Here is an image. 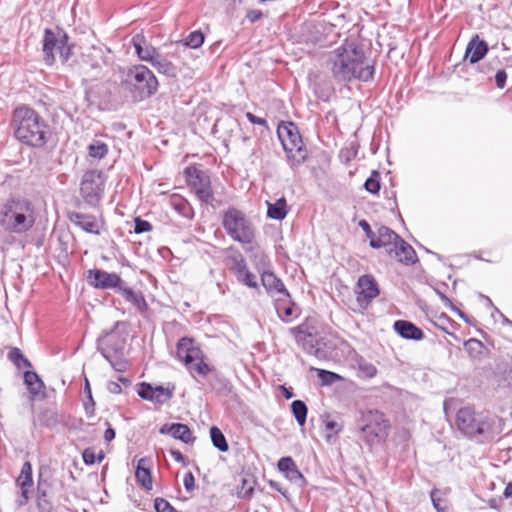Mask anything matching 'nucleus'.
Segmentation results:
<instances>
[{
	"instance_id": "obj_1",
	"label": "nucleus",
	"mask_w": 512,
	"mask_h": 512,
	"mask_svg": "<svg viewBox=\"0 0 512 512\" xmlns=\"http://www.w3.org/2000/svg\"><path fill=\"white\" fill-rule=\"evenodd\" d=\"M327 67L333 79L338 83L354 80L372 81L375 66L369 63L365 52L354 44L342 45L329 53Z\"/></svg>"
},
{
	"instance_id": "obj_2",
	"label": "nucleus",
	"mask_w": 512,
	"mask_h": 512,
	"mask_svg": "<svg viewBox=\"0 0 512 512\" xmlns=\"http://www.w3.org/2000/svg\"><path fill=\"white\" fill-rule=\"evenodd\" d=\"M14 137L24 145L42 148L52 135V128L36 110L21 105L14 109L11 120Z\"/></svg>"
},
{
	"instance_id": "obj_3",
	"label": "nucleus",
	"mask_w": 512,
	"mask_h": 512,
	"mask_svg": "<svg viewBox=\"0 0 512 512\" xmlns=\"http://www.w3.org/2000/svg\"><path fill=\"white\" fill-rule=\"evenodd\" d=\"M457 429L465 437L490 441L497 434V418L487 411H476L470 406L460 408L455 417Z\"/></svg>"
},
{
	"instance_id": "obj_4",
	"label": "nucleus",
	"mask_w": 512,
	"mask_h": 512,
	"mask_svg": "<svg viewBox=\"0 0 512 512\" xmlns=\"http://www.w3.org/2000/svg\"><path fill=\"white\" fill-rule=\"evenodd\" d=\"M36 221L32 202L21 197H12L0 204V226L4 231L24 234L32 229Z\"/></svg>"
},
{
	"instance_id": "obj_5",
	"label": "nucleus",
	"mask_w": 512,
	"mask_h": 512,
	"mask_svg": "<svg viewBox=\"0 0 512 512\" xmlns=\"http://www.w3.org/2000/svg\"><path fill=\"white\" fill-rule=\"evenodd\" d=\"M123 322L116 321L110 331H104L97 338V351L109 362L116 372H125L129 362L125 358L126 337L117 331Z\"/></svg>"
},
{
	"instance_id": "obj_6",
	"label": "nucleus",
	"mask_w": 512,
	"mask_h": 512,
	"mask_svg": "<svg viewBox=\"0 0 512 512\" xmlns=\"http://www.w3.org/2000/svg\"><path fill=\"white\" fill-rule=\"evenodd\" d=\"M390 422L385 414L377 409L361 411L357 428L361 439L370 447L384 441L390 430Z\"/></svg>"
},
{
	"instance_id": "obj_7",
	"label": "nucleus",
	"mask_w": 512,
	"mask_h": 512,
	"mask_svg": "<svg viewBox=\"0 0 512 512\" xmlns=\"http://www.w3.org/2000/svg\"><path fill=\"white\" fill-rule=\"evenodd\" d=\"M222 226L227 235L242 244L246 251H251L255 240V229L246 215L235 207H229L222 216Z\"/></svg>"
},
{
	"instance_id": "obj_8",
	"label": "nucleus",
	"mask_w": 512,
	"mask_h": 512,
	"mask_svg": "<svg viewBox=\"0 0 512 512\" xmlns=\"http://www.w3.org/2000/svg\"><path fill=\"white\" fill-rule=\"evenodd\" d=\"M124 83L133 97L140 100L153 96L159 87L154 73L142 64L133 65L127 69Z\"/></svg>"
},
{
	"instance_id": "obj_9",
	"label": "nucleus",
	"mask_w": 512,
	"mask_h": 512,
	"mask_svg": "<svg viewBox=\"0 0 512 512\" xmlns=\"http://www.w3.org/2000/svg\"><path fill=\"white\" fill-rule=\"evenodd\" d=\"M277 136L286 152L292 169L302 165L308 158V151L303 143L297 126L288 122L277 128Z\"/></svg>"
},
{
	"instance_id": "obj_10",
	"label": "nucleus",
	"mask_w": 512,
	"mask_h": 512,
	"mask_svg": "<svg viewBox=\"0 0 512 512\" xmlns=\"http://www.w3.org/2000/svg\"><path fill=\"white\" fill-rule=\"evenodd\" d=\"M186 183L191 192L197 197L201 204L215 208L221 204L214 197L211 177L208 171L202 170L194 165L184 169Z\"/></svg>"
},
{
	"instance_id": "obj_11",
	"label": "nucleus",
	"mask_w": 512,
	"mask_h": 512,
	"mask_svg": "<svg viewBox=\"0 0 512 512\" xmlns=\"http://www.w3.org/2000/svg\"><path fill=\"white\" fill-rule=\"evenodd\" d=\"M177 356L191 373L206 377L213 371V367L203 360L202 351L194 345L191 338L183 337L178 341Z\"/></svg>"
},
{
	"instance_id": "obj_12",
	"label": "nucleus",
	"mask_w": 512,
	"mask_h": 512,
	"mask_svg": "<svg viewBox=\"0 0 512 512\" xmlns=\"http://www.w3.org/2000/svg\"><path fill=\"white\" fill-rule=\"evenodd\" d=\"M174 391L175 385L172 383H167L164 386L162 384L153 385L143 381L137 385V394L141 399L160 406L173 398Z\"/></svg>"
},
{
	"instance_id": "obj_13",
	"label": "nucleus",
	"mask_w": 512,
	"mask_h": 512,
	"mask_svg": "<svg viewBox=\"0 0 512 512\" xmlns=\"http://www.w3.org/2000/svg\"><path fill=\"white\" fill-rule=\"evenodd\" d=\"M103 186L102 173L96 170H89L82 177L80 194L87 204L95 206L101 199Z\"/></svg>"
},
{
	"instance_id": "obj_14",
	"label": "nucleus",
	"mask_w": 512,
	"mask_h": 512,
	"mask_svg": "<svg viewBox=\"0 0 512 512\" xmlns=\"http://www.w3.org/2000/svg\"><path fill=\"white\" fill-rule=\"evenodd\" d=\"M67 40V32L64 28H45L42 38L43 61L47 66H52L55 61V49L59 50L62 41Z\"/></svg>"
},
{
	"instance_id": "obj_15",
	"label": "nucleus",
	"mask_w": 512,
	"mask_h": 512,
	"mask_svg": "<svg viewBox=\"0 0 512 512\" xmlns=\"http://www.w3.org/2000/svg\"><path fill=\"white\" fill-rule=\"evenodd\" d=\"M229 250L233 251V253L227 257V260L231 262L230 270L235 275L237 281L248 288L258 290L257 277L249 270L243 255L239 251L233 250L232 247Z\"/></svg>"
},
{
	"instance_id": "obj_16",
	"label": "nucleus",
	"mask_w": 512,
	"mask_h": 512,
	"mask_svg": "<svg viewBox=\"0 0 512 512\" xmlns=\"http://www.w3.org/2000/svg\"><path fill=\"white\" fill-rule=\"evenodd\" d=\"M356 301L362 309H367L373 299L379 296V285L371 274H364L358 278L356 284Z\"/></svg>"
},
{
	"instance_id": "obj_17",
	"label": "nucleus",
	"mask_w": 512,
	"mask_h": 512,
	"mask_svg": "<svg viewBox=\"0 0 512 512\" xmlns=\"http://www.w3.org/2000/svg\"><path fill=\"white\" fill-rule=\"evenodd\" d=\"M87 282L96 289H117L123 283L122 278L115 272H107L102 269H90L87 272Z\"/></svg>"
},
{
	"instance_id": "obj_18",
	"label": "nucleus",
	"mask_w": 512,
	"mask_h": 512,
	"mask_svg": "<svg viewBox=\"0 0 512 512\" xmlns=\"http://www.w3.org/2000/svg\"><path fill=\"white\" fill-rule=\"evenodd\" d=\"M277 468L292 484L300 488L305 486L306 479L291 456L281 457L277 462Z\"/></svg>"
},
{
	"instance_id": "obj_19",
	"label": "nucleus",
	"mask_w": 512,
	"mask_h": 512,
	"mask_svg": "<svg viewBox=\"0 0 512 512\" xmlns=\"http://www.w3.org/2000/svg\"><path fill=\"white\" fill-rule=\"evenodd\" d=\"M159 433L162 435H170L172 438L188 445L193 444L196 439L189 426L183 423H165L160 427Z\"/></svg>"
},
{
	"instance_id": "obj_20",
	"label": "nucleus",
	"mask_w": 512,
	"mask_h": 512,
	"mask_svg": "<svg viewBox=\"0 0 512 512\" xmlns=\"http://www.w3.org/2000/svg\"><path fill=\"white\" fill-rule=\"evenodd\" d=\"M388 253L391 256L393 255L400 263L407 266L414 265L418 262L415 250L402 237L395 242L393 247L389 248Z\"/></svg>"
},
{
	"instance_id": "obj_21",
	"label": "nucleus",
	"mask_w": 512,
	"mask_h": 512,
	"mask_svg": "<svg viewBox=\"0 0 512 512\" xmlns=\"http://www.w3.org/2000/svg\"><path fill=\"white\" fill-rule=\"evenodd\" d=\"M393 330L405 340L421 341L425 338L423 330L409 320H396L393 323Z\"/></svg>"
},
{
	"instance_id": "obj_22",
	"label": "nucleus",
	"mask_w": 512,
	"mask_h": 512,
	"mask_svg": "<svg viewBox=\"0 0 512 512\" xmlns=\"http://www.w3.org/2000/svg\"><path fill=\"white\" fill-rule=\"evenodd\" d=\"M131 43L138 58L142 61H146L151 64L160 54L157 48L151 45L142 34L134 35Z\"/></svg>"
},
{
	"instance_id": "obj_23",
	"label": "nucleus",
	"mask_w": 512,
	"mask_h": 512,
	"mask_svg": "<svg viewBox=\"0 0 512 512\" xmlns=\"http://www.w3.org/2000/svg\"><path fill=\"white\" fill-rule=\"evenodd\" d=\"M488 43L480 39L478 35H474L467 44L464 58L471 64L480 62L488 53Z\"/></svg>"
},
{
	"instance_id": "obj_24",
	"label": "nucleus",
	"mask_w": 512,
	"mask_h": 512,
	"mask_svg": "<svg viewBox=\"0 0 512 512\" xmlns=\"http://www.w3.org/2000/svg\"><path fill=\"white\" fill-rule=\"evenodd\" d=\"M261 284L270 296L289 297V291L286 289L283 281L272 271L261 273Z\"/></svg>"
},
{
	"instance_id": "obj_25",
	"label": "nucleus",
	"mask_w": 512,
	"mask_h": 512,
	"mask_svg": "<svg viewBox=\"0 0 512 512\" xmlns=\"http://www.w3.org/2000/svg\"><path fill=\"white\" fill-rule=\"evenodd\" d=\"M152 461L149 457H142L138 460L135 469V478L137 482L147 491L152 490Z\"/></svg>"
},
{
	"instance_id": "obj_26",
	"label": "nucleus",
	"mask_w": 512,
	"mask_h": 512,
	"mask_svg": "<svg viewBox=\"0 0 512 512\" xmlns=\"http://www.w3.org/2000/svg\"><path fill=\"white\" fill-rule=\"evenodd\" d=\"M275 309L281 321L286 323L290 322L292 317H296L299 314V308L292 300L290 293L288 298L280 296L276 299Z\"/></svg>"
},
{
	"instance_id": "obj_27",
	"label": "nucleus",
	"mask_w": 512,
	"mask_h": 512,
	"mask_svg": "<svg viewBox=\"0 0 512 512\" xmlns=\"http://www.w3.org/2000/svg\"><path fill=\"white\" fill-rule=\"evenodd\" d=\"M400 235H398L391 228L381 225L377 229L375 241H371L369 243L370 247L373 249H380L382 247H387L394 245L395 242L400 239Z\"/></svg>"
},
{
	"instance_id": "obj_28",
	"label": "nucleus",
	"mask_w": 512,
	"mask_h": 512,
	"mask_svg": "<svg viewBox=\"0 0 512 512\" xmlns=\"http://www.w3.org/2000/svg\"><path fill=\"white\" fill-rule=\"evenodd\" d=\"M69 218L75 225L80 227L83 231L90 234L100 235V230L94 216L83 214L80 212H73L70 214Z\"/></svg>"
},
{
	"instance_id": "obj_29",
	"label": "nucleus",
	"mask_w": 512,
	"mask_h": 512,
	"mask_svg": "<svg viewBox=\"0 0 512 512\" xmlns=\"http://www.w3.org/2000/svg\"><path fill=\"white\" fill-rule=\"evenodd\" d=\"M311 86L315 96L323 102L330 101L331 97L335 94V88L330 79L317 78L312 82Z\"/></svg>"
},
{
	"instance_id": "obj_30",
	"label": "nucleus",
	"mask_w": 512,
	"mask_h": 512,
	"mask_svg": "<svg viewBox=\"0 0 512 512\" xmlns=\"http://www.w3.org/2000/svg\"><path fill=\"white\" fill-rule=\"evenodd\" d=\"M118 293L124 297V299L135 306V308L143 313L147 311L148 304L141 291H135L130 287H119Z\"/></svg>"
},
{
	"instance_id": "obj_31",
	"label": "nucleus",
	"mask_w": 512,
	"mask_h": 512,
	"mask_svg": "<svg viewBox=\"0 0 512 512\" xmlns=\"http://www.w3.org/2000/svg\"><path fill=\"white\" fill-rule=\"evenodd\" d=\"M23 380L32 399L38 396L40 392L45 389L43 380L33 370L25 371L23 373Z\"/></svg>"
},
{
	"instance_id": "obj_32",
	"label": "nucleus",
	"mask_w": 512,
	"mask_h": 512,
	"mask_svg": "<svg viewBox=\"0 0 512 512\" xmlns=\"http://www.w3.org/2000/svg\"><path fill=\"white\" fill-rule=\"evenodd\" d=\"M211 377L209 379V385L218 395H228L232 390L230 381L220 372H217L213 367V371L210 372Z\"/></svg>"
},
{
	"instance_id": "obj_33",
	"label": "nucleus",
	"mask_w": 512,
	"mask_h": 512,
	"mask_svg": "<svg viewBox=\"0 0 512 512\" xmlns=\"http://www.w3.org/2000/svg\"><path fill=\"white\" fill-rule=\"evenodd\" d=\"M285 197H280L274 203L267 202V217L273 220H283L288 214Z\"/></svg>"
},
{
	"instance_id": "obj_34",
	"label": "nucleus",
	"mask_w": 512,
	"mask_h": 512,
	"mask_svg": "<svg viewBox=\"0 0 512 512\" xmlns=\"http://www.w3.org/2000/svg\"><path fill=\"white\" fill-rule=\"evenodd\" d=\"M151 65L158 71V73L169 78H176L179 72L178 68L161 54L155 58Z\"/></svg>"
},
{
	"instance_id": "obj_35",
	"label": "nucleus",
	"mask_w": 512,
	"mask_h": 512,
	"mask_svg": "<svg viewBox=\"0 0 512 512\" xmlns=\"http://www.w3.org/2000/svg\"><path fill=\"white\" fill-rule=\"evenodd\" d=\"M57 415L51 409L40 411L33 420L35 427L53 428L57 424Z\"/></svg>"
},
{
	"instance_id": "obj_36",
	"label": "nucleus",
	"mask_w": 512,
	"mask_h": 512,
	"mask_svg": "<svg viewBox=\"0 0 512 512\" xmlns=\"http://www.w3.org/2000/svg\"><path fill=\"white\" fill-rule=\"evenodd\" d=\"M171 205L173 209L181 216L192 219L194 211L191 204L184 198L178 195H173L171 198Z\"/></svg>"
},
{
	"instance_id": "obj_37",
	"label": "nucleus",
	"mask_w": 512,
	"mask_h": 512,
	"mask_svg": "<svg viewBox=\"0 0 512 512\" xmlns=\"http://www.w3.org/2000/svg\"><path fill=\"white\" fill-rule=\"evenodd\" d=\"M7 358L17 369L32 367L30 360L18 347H11L8 351Z\"/></svg>"
},
{
	"instance_id": "obj_38",
	"label": "nucleus",
	"mask_w": 512,
	"mask_h": 512,
	"mask_svg": "<svg viewBox=\"0 0 512 512\" xmlns=\"http://www.w3.org/2000/svg\"><path fill=\"white\" fill-rule=\"evenodd\" d=\"M205 35L201 30L190 32L184 39L180 40L177 45L184 48L197 49L204 43Z\"/></svg>"
},
{
	"instance_id": "obj_39",
	"label": "nucleus",
	"mask_w": 512,
	"mask_h": 512,
	"mask_svg": "<svg viewBox=\"0 0 512 512\" xmlns=\"http://www.w3.org/2000/svg\"><path fill=\"white\" fill-rule=\"evenodd\" d=\"M291 413L299 426H304L307 420L308 408L304 401L294 400L291 405Z\"/></svg>"
},
{
	"instance_id": "obj_40",
	"label": "nucleus",
	"mask_w": 512,
	"mask_h": 512,
	"mask_svg": "<svg viewBox=\"0 0 512 512\" xmlns=\"http://www.w3.org/2000/svg\"><path fill=\"white\" fill-rule=\"evenodd\" d=\"M209 433L211 442L216 449L220 452H227L229 450V444L220 428L212 426Z\"/></svg>"
},
{
	"instance_id": "obj_41",
	"label": "nucleus",
	"mask_w": 512,
	"mask_h": 512,
	"mask_svg": "<svg viewBox=\"0 0 512 512\" xmlns=\"http://www.w3.org/2000/svg\"><path fill=\"white\" fill-rule=\"evenodd\" d=\"M87 150H88V155L91 158H94L97 160H101V159L105 158L109 151L108 145L105 142L100 141V140L92 141L88 145Z\"/></svg>"
},
{
	"instance_id": "obj_42",
	"label": "nucleus",
	"mask_w": 512,
	"mask_h": 512,
	"mask_svg": "<svg viewBox=\"0 0 512 512\" xmlns=\"http://www.w3.org/2000/svg\"><path fill=\"white\" fill-rule=\"evenodd\" d=\"M16 483L19 487L33 486V470L32 464L29 461H25L23 463L20 475L18 476Z\"/></svg>"
},
{
	"instance_id": "obj_43",
	"label": "nucleus",
	"mask_w": 512,
	"mask_h": 512,
	"mask_svg": "<svg viewBox=\"0 0 512 512\" xmlns=\"http://www.w3.org/2000/svg\"><path fill=\"white\" fill-rule=\"evenodd\" d=\"M380 179V173L377 170H373L364 182V189L373 195H377L381 189Z\"/></svg>"
},
{
	"instance_id": "obj_44",
	"label": "nucleus",
	"mask_w": 512,
	"mask_h": 512,
	"mask_svg": "<svg viewBox=\"0 0 512 512\" xmlns=\"http://www.w3.org/2000/svg\"><path fill=\"white\" fill-rule=\"evenodd\" d=\"M316 371L317 377L323 386H330L342 379V377L339 374L333 371L325 369H316Z\"/></svg>"
},
{
	"instance_id": "obj_45",
	"label": "nucleus",
	"mask_w": 512,
	"mask_h": 512,
	"mask_svg": "<svg viewBox=\"0 0 512 512\" xmlns=\"http://www.w3.org/2000/svg\"><path fill=\"white\" fill-rule=\"evenodd\" d=\"M109 52L110 50L107 47H92V56L97 60L91 64V67L93 69H98L102 64H108V57L106 54Z\"/></svg>"
},
{
	"instance_id": "obj_46",
	"label": "nucleus",
	"mask_w": 512,
	"mask_h": 512,
	"mask_svg": "<svg viewBox=\"0 0 512 512\" xmlns=\"http://www.w3.org/2000/svg\"><path fill=\"white\" fill-rule=\"evenodd\" d=\"M74 48L75 44L70 41V37L67 34V40L65 42L62 41L58 50L62 63H67L69 61V59L73 55Z\"/></svg>"
},
{
	"instance_id": "obj_47",
	"label": "nucleus",
	"mask_w": 512,
	"mask_h": 512,
	"mask_svg": "<svg viewBox=\"0 0 512 512\" xmlns=\"http://www.w3.org/2000/svg\"><path fill=\"white\" fill-rule=\"evenodd\" d=\"M464 347L469 352L470 355L476 357L482 354L484 344L476 338H470L464 343Z\"/></svg>"
},
{
	"instance_id": "obj_48",
	"label": "nucleus",
	"mask_w": 512,
	"mask_h": 512,
	"mask_svg": "<svg viewBox=\"0 0 512 512\" xmlns=\"http://www.w3.org/2000/svg\"><path fill=\"white\" fill-rule=\"evenodd\" d=\"M358 370L361 376L368 379L375 377L377 374L376 366L366 361L359 363Z\"/></svg>"
},
{
	"instance_id": "obj_49",
	"label": "nucleus",
	"mask_w": 512,
	"mask_h": 512,
	"mask_svg": "<svg viewBox=\"0 0 512 512\" xmlns=\"http://www.w3.org/2000/svg\"><path fill=\"white\" fill-rule=\"evenodd\" d=\"M154 509L155 512H179L169 501L161 497L154 499Z\"/></svg>"
},
{
	"instance_id": "obj_50",
	"label": "nucleus",
	"mask_w": 512,
	"mask_h": 512,
	"mask_svg": "<svg viewBox=\"0 0 512 512\" xmlns=\"http://www.w3.org/2000/svg\"><path fill=\"white\" fill-rule=\"evenodd\" d=\"M48 472V468L40 467L38 479H37V491L38 490H51L52 483L49 478L44 477V474Z\"/></svg>"
},
{
	"instance_id": "obj_51",
	"label": "nucleus",
	"mask_w": 512,
	"mask_h": 512,
	"mask_svg": "<svg viewBox=\"0 0 512 512\" xmlns=\"http://www.w3.org/2000/svg\"><path fill=\"white\" fill-rule=\"evenodd\" d=\"M152 228H153V226L149 221L144 220L141 217H136L134 219V232L136 234H142L145 232H149L152 230Z\"/></svg>"
},
{
	"instance_id": "obj_52",
	"label": "nucleus",
	"mask_w": 512,
	"mask_h": 512,
	"mask_svg": "<svg viewBox=\"0 0 512 512\" xmlns=\"http://www.w3.org/2000/svg\"><path fill=\"white\" fill-rule=\"evenodd\" d=\"M453 321L445 314L442 313L437 317V320L434 322V325L444 331L447 334H451L449 332V327L452 326Z\"/></svg>"
},
{
	"instance_id": "obj_53",
	"label": "nucleus",
	"mask_w": 512,
	"mask_h": 512,
	"mask_svg": "<svg viewBox=\"0 0 512 512\" xmlns=\"http://www.w3.org/2000/svg\"><path fill=\"white\" fill-rule=\"evenodd\" d=\"M323 423H324V427H325L326 431L331 432L333 434H338L343 430V425L340 424L335 419H331V418L327 417L323 421Z\"/></svg>"
},
{
	"instance_id": "obj_54",
	"label": "nucleus",
	"mask_w": 512,
	"mask_h": 512,
	"mask_svg": "<svg viewBox=\"0 0 512 512\" xmlns=\"http://www.w3.org/2000/svg\"><path fill=\"white\" fill-rule=\"evenodd\" d=\"M440 494H441V491L437 488H434L430 492V499H431L433 507L435 508V510L437 512H446V508L442 507L440 504V502L442 501V499L439 496Z\"/></svg>"
},
{
	"instance_id": "obj_55",
	"label": "nucleus",
	"mask_w": 512,
	"mask_h": 512,
	"mask_svg": "<svg viewBox=\"0 0 512 512\" xmlns=\"http://www.w3.org/2000/svg\"><path fill=\"white\" fill-rule=\"evenodd\" d=\"M358 226L363 230V232L365 233L366 237L369 239V243L371 241H375V238H376V232H374L370 226V224L368 223L367 220L365 219H361L359 222H358Z\"/></svg>"
},
{
	"instance_id": "obj_56",
	"label": "nucleus",
	"mask_w": 512,
	"mask_h": 512,
	"mask_svg": "<svg viewBox=\"0 0 512 512\" xmlns=\"http://www.w3.org/2000/svg\"><path fill=\"white\" fill-rule=\"evenodd\" d=\"M82 459L83 462L88 465H94L97 463L96 453L93 448H86L82 452Z\"/></svg>"
},
{
	"instance_id": "obj_57",
	"label": "nucleus",
	"mask_w": 512,
	"mask_h": 512,
	"mask_svg": "<svg viewBox=\"0 0 512 512\" xmlns=\"http://www.w3.org/2000/svg\"><path fill=\"white\" fill-rule=\"evenodd\" d=\"M184 488L187 492H193L196 488L195 477L192 472L188 471L183 478Z\"/></svg>"
},
{
	"instance_id": "obj_58",
	"label": "nucleus",
	"mask_w": 512,
	"mask_h": 512,
	"mask_svg": "<svg viewBox=\"0 0 512 512\" xmlns=\"http://www.w3.org/2000/svg\"><path fill=\"white\" fill-rule=\"evenodd\" d=\"M495 84L498 89H503L507 81V72L505 69H498L495 73Z\"/></svg>"
},
{
	"instance_id": "obj_59",
	"label": "nucleus",
	"mask_w": 512,
	"mask_h": 512,
	"mask_svg": "<svg viewBox=\"0 0 512 512\" xmlns=\"http://www.w3.org/2000/svg\"><path fill=\"white\" fill-rule=\"evenodd\" d=\"M38 512H54L52 500H36Z\"/></svg>"
},
{
	"instance_id": "obj_60",
	"label": "nucleus",
	"mask_w": 512,
	"mask_h": 512,
	"mask_svg": "<svg viewBox=\"0 0 512 512\" xmlns=\"http://www.w3.org/2000/svg\"><path fill=\"white\" fill-rule=\"evenodd\" d=\"M245 116L251 124L267 127L266 119L258 117L255 114H253L252 112H247L245 114Z\"/></svg>"
},
{
	"instance_id": "obj_61",
	"label": "nucleus",
	"mask_w": 512,
	"mask_h": 512,
	"mask_svg": "<svg viewBox=\"0 0 512 512\" xmlns=\"http://www.w3.org/2000/svg\"><path fill=\"white\" fill-rule=\"evenodd\" d=\"M263 16V13L262 11L260 10H257V9H252V10H249L246 14V18L251 22V23H255L257 22L258 20H260Z\"/></svg>"
},
{
	"instance_id": "obj_62",
	"label": "nucleus",
	"mask_w": 512,
	"mask_h": 512,
	"mask_svg": "<svg viewBox=\"0 0 512 512\" xmlns=\"http://www.w3.org/2000/svg\"><path fill=\"white\" fill-rule=\"evenodd\" d=\"M435 292L446 307L450 308L451 310H457V307L453 304V302L443 292H441L438 289H436Z\"/></svg>"
},
{
	"instance_id": "obj_63",
	"label": "nucleus",
	"mask_w": 512,
	"mask_h": 512,
	"mask_svg": "<svg viewBox=\"0 0 512 512\" xmlns=\"http://www.w3.org/2000/svg\"><path fill=\"white\" fill-rule=\"evenodd\" d=\"M170 455L176 462L181 463L182 465L186 466L185 456L182 454V452L180 450L171 449Z\"/></svg>"
},
{
	"instance_id": "obj_64",
	"label": "nucleus",
	"mask_w": 512,
	"mask_h": 512,
	"mask_svg": "<svg viewBox=\"0 0 512 512\" xmlns=\"http://www.w3.org/2000/svg\"><path fill=\"white\" fill-rule=\"evenodd\" d=\"M269 485L272 489L276 490L277 492L281 493L285 498H288L289 497V492L287 489L283 488V486L277 482V481H273L271 480L269 482Z\"/></svg>"
}]
</instances>
